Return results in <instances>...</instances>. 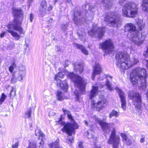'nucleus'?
Masks as SVG:
<instances>
[{
	"label": "nucleus",
	"instance_id": "obj_1",
	"mask_svg": "<svg viewBox=\"0 0 148 148\" xmlns=\"http://www.w3.org/2000/svg\"><path fill=\"white\" fill-rule=\"evenodd\" d=\"M147 77L146 71L145 69L137 68L131 72L130 80L133 85L140 84L144 88L146 86V78Z\"/></svg>",
	"mask_w": 148,
	"mask_h": 148
},
{
	"label": "nucleus",
	"instance_id": "obj_2",
	"mask_svg": "<svg viewBox=\"0 0 148 148\" xmlns=\"http://www.w3.org/2000/svg\"><path fill=\"white\" fill-rule=\"evenodd\" d=\"M116 58L118 60L116 65L122 70L128 69L138 62V60L135 58H134L133 61H131L129 55L126 53L119 52L116 54Z\"/></svg>",
	"mask_w": 148,
	"mask_h": 148
},
{
	"label": "nucleus",
	"instance_id": "obj_3",
	"mask_svg": "<svg viewBox=\"0 0 148 148\" xmlns=\"http://www.w3.org/2000/svg\"><path fill=\"white\" fill-rule=\"evenodd\" d=\"M62 111L65 115H67L68 118L72 120L70 123L66 124L64 127L62 129V131L66 133L69 136H71L72 134L74 133V130L78 128L77 124L74 121L70 111L62 108Z\"/></svg>",
	"mask_w": 148,
	"mask_h": 148
},
{
	"label": "nucleus",
	"instance_id": "obj_4",
	"mask_svg": "<svg viewBox=\"0 0 148 148\" xmlns=\"http://www.w3.org/2000/svg\"><path fill=\"white\" fill-rule=\"evenodd\" d=\"M138 12L137 5L133 2L126 3L122 9L123 14L127 17L134 18L137 15Z\"/></svg>",
	"mask_w": 148,
	"mask_h": 148
},
{
	"label": "nucleus",
	"instance_id": "obj_5",
	"mask_svg": "<svg viewBox=\"0 0 148 148\" xmlns=\"http://www.w3.org/2000/svg\"><path fill=\"white\" fill-rule=\"evenodd\" d=\"M69 77L74 83L75 85L78 88L82 93L85 92L86 82L82 77L73 73H69Z\"/></svg>",
	"mask_w": 148,
	"mask_h": 148
},
{
	"label": "nucleus",
	"instance_id": "obj_6",
	"mask_svg": "<svg viewBox=\"0 0 148 148\" xmlns=\"http://www.w3.org/2000/svg\"><path fill=\"white\" fill-rule=\"evenodd\" d=\"M21 24H9L7 26L8 32L11 34L16 40H18L21 36L17 32L13 30L18 31L20 34H24L25 33V31L23 28L21 26Z\"/></svg>",
	"mask_w": 148,
	"mask_h": 148
},
{
	"label": "nucleus",
	"instance_id": "obj_7",
	"mask_svg": "<svg viewBox=\"0 0 148 148\" xmlns=\"http://www.w3.org/2000/svg\"><path fill=\"white\" fill-rule=\"evenodd\" d=\"M120 15L116 13H113L110 15H108L105 18V21L111 26L117 27L121 24Z\"/></svg>",
	"mask_w": 148,
	"mask_h": 148
},
{
	"label": "nucleus",
	"instance_id": "obj_8",
	"mask_svg": "<svg viewBox=\"0 0 148 148\" xmlns=\"http://www.w3.org/2000/svg\"><path fill=\"white\" fill-rule=\"evenodd\" d=\"M128 97L132 100L133 104L138 110H141L142 103L141 95L138 92L132 91H130L128 94Z\"/></svg>",
	"mask_w": 148,
	"mask_h": 148
},
{
	"label": "nucleus",
	"instance_id": "obj_9",
	"mask_svg": "<svg viewBox=\"0 0 148 148\" xmlns=\"http://www.w3.org/2000/svg\"><path fill=\"white\" fill-rule=\"evenodd\" d=\"M99 47L106 54L112 53L113 51L114 48L113 42L110 39L100 43Z\"/></svg>",
	"mask_w": 148,
	"mask_h": 148
},
{
	"label": "nucleus",
	"instance_id": "obj_10",
	"mask_svg": "<svg viewBox=\"0 0 148 148\" xmlns=\"http://www.w3.org/2000/svg\"><path fill=\"white\" fill-rule=\"evenodd\" d=\"M105 32V28L102 27H99L95 26H93L88 31V34L92 37L101 39L103 36Z\"/></svg>",
	"mask_w": 148,
	"mask_h": 148
},
{
	"label": "nucleus",
	"instance_id": "obj_11",
	"mask_svg": "<svg viewBox=\"0 0 148 148\" xmlns=\"http://www.w3.org/2000/svg\"><path fill=\"white\" fill-rule=\"evenodd\" d=\"M81 14L78 11H75L74 14V17L73 20L74 21L75 23L77 25H80L81 24L83 23V21H84L85 22L87 23L88 21H91L93 18V16L92 17L88 16L86 17V16H83V18H79L80 15Z\"/></svg>",
	"mask_w": 148,
	"mask_h": 148
},
{
	"label": "nucleus",
	"instance_id": "obj_12",
	"mask_svg": "<svg viewBox=\"0 0 148 148\" xmlns=\"http://www.w3.org/2000/svg\"><path fill=\"white\" fill-rule=\"evenodd\" d=\"M13 12L15 18L12 24L21 25L24 18L21 10L14 9H13Z\"/></svg>",
	"mask_w": 148,
	"mask_h": 148
},
{
	"label": "nucleus",
	"instance_id": "obj_13",
	"mask_svg": "<svg viewBox=\"0 0 148 148\" xmlns=\"http://www.w3.org/2000/svg\"><path fill=\"white\" fill-rule=\"evenodd\" d=\"M115 134V130L113 128L108 143L110 144H112L113 145V148H118L120 138L119 136H116Z\"/></svg>",
	"mask_w": 148,
	"mask_h": 148
},
{
	"label": "nucleus",
	"instance_id": "obj_14",
	"mask_svg": "<svg viewBox=\"0 0 148 148\" xmlns=\"http://www.w3.org/2000/svg\"><path fill=\"white\" fill-rule=\"evenodd\" d=\"M64 76V75L62 73H59L55 76V79L56 80L57 84V86L65 91H67L68 88V85L66 83V80H64L62 82L60 79L58 78V77L63 78Z\"/></svg>",
	"mask_w": 148,
	"mask_h": 148
},
{
	"label": "nucleus",
	"instance_id": "obj_15",
	"mask_svg": "<svg viewBox=\"0 0 148 148\" xmlns=\"http://www.w3.org/2000/svg\"><path fill=\"white\" fill-rule=\"evenodd\" d=\"M95 119L101 126L104 132L107 134L110 132V129L112 126V123H108L106 122L103 121L97 117H95Z\"/></svg>",
	"mask_w": 148,
	"mask_h": 148
},
{
	"label": "nucleus",
	"instance_id": "obj_16",
	"mask_svg": "<svg viewBox=\"0 0 148 148\" xmlns=\"http://www.w3.org/2000/svg\"><path fill=\"white\" fill-rule=\"evenodd\" d=\"M106 102V100L103 96H101L100 97L97 103L93 101L92 103V105L93 107L96 108L97 110L99 111L105 106Z\"/></svg>",
	"mask_w": 148,
	"mask_h": 148
},
{
	"label": "nucleus",
	"instance_id": "obj_17",
	"mask_svg": "<svg viewBox=\"0 0 148 148\" xmlns=\"http://www.w3.org/2000/svg\"><path fill=\"white\" fill-rule=\"evenodd\" d=\"M116 90L118 93L119 96L120 98L121 102V107L123 110H125L126 109L127 103L124 93L121 89L118 88H116Z\"/></svg>",
	"mask_w": 148,
	"mask_h": 148
},
{
	"label": "nucleus",
	"instance_id": "obj_18",
	"mask_svg": "<svg viewBox=\"0 0 148 148\" xmlns=\"http://www.w3.org/2000/svg\"><path fill=\"white\" fill-rule=\"evenodd\" d=\"M139 33L138 32L132 34V36L130 38L131 41L135 44L139 45L142 44L143 41L139 36Z\"/></svg>",
	"mask_w": 148,
	"mask_h": 148
},
{
	"label": "nucleus",
	"instance_id": "obj_19",
	"mask_svg": "<svg viewBox=\"0 0 148 148\" xmlns=\"http://www.w3.org/2000/svg\"><path fill=\"white\" fill-rule=\"evenodd\" d=\"M101 69L100 65L97 62H95L93 67V72L92 73V79L94 80L95 75L101 73Z\"/></svg>",
	"mask_w": 148,
	"mask_h": 148
},
{
	"label": "nucleus",
	"instance_id": "obj_20",
	"mask_svg": "<svg viewBox=\"0 0 148 148\" xmlns=\"http://www.w3.org/2000/svg\"><path fill=\"white\" fill-rule=\"evenodd\" d=\"M136 30V27L134 24L132 23H127L125 26V31H127L132 33V35L138 32Z\"/></svg>",
	"mask_w": 148,
	"mask_h": 148
},
{
	"label": "nucleus",
	"instance_id": "obj_21",
	"mask_svg": "<svg viewBox=\"0 0 148 148\" xmlns=\"http://www.w3.org/2000/svg\"><path fill=\"white\" fill-rule=\"evenodd\" d=\"M103 87V86H101V85L100 86H92L89 95L90 98L92 99V98L96 96L98 94L97 92L98 91L99 88H101Z\"/></svg>",
	"mask_w": 148,
	"mask_h": 148
},
{
	"label": "nucleus",
	"instance_id": "obj_22",
	"mask_svg": "<svg viewBox=\"0 0 148 148\" xmlns=\"http://www.w3.org/2000/svg\"><path fill=\"white\" fill-rule=\"evenodd\" d=\"M73 46L77 49L80 50L82 52L86 55L88 54V52L83 46L76 43L73 44Z\"/></svg>",
	"mask_w": 148,
	"mask_h": 148
},
{
	"label": "nucleus",
	"instance_id": "obj_23",
	"mask_svg": "<svg viewBox=\"0 0 148 148\" xmlns=\"http://www.w3.org/2000/svg\"><path fill=\"white\" fill-rule=\"evenodd\" d=\"M25 69L24 68V70L21 71L20 69L19 71L16 74V77L17 79L19 81H21L23 80V78L25 75Z\"/></svg>",
	"mask_w": 148,
	"mask_h": 148
},
{
	"label": "nucleus",
	"instance_id": "obj_24",
	"mask_svg": "<svg viewBox=\"0 0 148 148\" xmlns=\"http://www.w3.org/2000/svg\"><path fill=\"white\" fill-rule=\"evenodd\" d=\"M74 69L75 71H79L80 73H81L83 70V65L82 63H78L75 66Z\"/></svg>",
	"mask_w": 148,
	"mask_h": 148
},
{
	"label": "nucleus",
	"instance_id": "obj_25",
	"mask_svg": "<svg viewBox=\"0 0 148 148\" xmlns=\"http://www.w3.org/2000/svg\"><path fill=\"white\" fill-rule=\"evenodd\" d=\"M137 23L138 26V29L139 31L141 30L145 26L143 20L141 19H138L137 21Z\"/></svg>",
	"mask_w": 148,
	"mask_h": 148
},
{
	"label": "nucleus",
	"instance_id": "obj_26",
	"mask_svg": "<svg viewBox=\"0 0 148 148\" xmlns=\"http://www.w3.org/2000/svg\"><path fill=\"white\" fill-rule=\"evenodd\" d=\"M56 96L57 99L58 101H61L64 99L63 94L59 90L56 92Z\"/></svg>",
	"mask_w": 148,
	"mask_h": 148
},
{
	"label": "nucleus",
	"instance_id": "obj_27",
	"mask_svg": "<svg viewBox=\"0 0 148 148\" xmlns=\"http://www.w3.org/2000/svg\"><path fill=\"white\" fill-rule=\"evenodd\" d=\"M47 7L46 1L45 0H42L41 3L40 10L41 11L45 12L46 11Z\"/></svg>",
	"mask_w": 148,
	"mask_h": 148
},
{
	"label": "nucleus",
	"instance_id": "obj_28",
	"mask_svg": "<svg viewBox=\"0 0 148 148\" xmlns=\"http://www.w3.org/2000/svg\"><path fill=\"white\" fill-rule=\"evenodd\" d=\"M59 142V140L58 139L55 142L49 144V147L51 148H63L62 147H59L58 144Z\"/></svg>",
	"mask_w": 148,
	"mask_h": 148
},
{
	"label": "nucleus",
	"instance_id": "obj_29",
	"mask_svg": "<svg viewBox=\"0 0 148 148\" xmlns=\"http://www.w3.org/2000/svg\"><path fill=\"white\" fill-rule=\"evenodd\" d=\"M142 8L144 11L148 13V0H144L142 4Z\"/></svg>",
	"mask_w": 148,
	"mask_h": 148
},
{
	"label": "nucleus",
	"instance_id": "obj_30",
	"mask_svg": "<svg viewBox=\"0 0 148 148\" xmlns=\"http://www.w3.org/2000/svg\"><path fill=\"white\" fill-rule=\"evenodd\" d=\"M35 134L36 136H40L42 137H44L45 136V134L41 132L40 130L38 128L36 129L35 131Z\"/></svg>",
	"mask_w": 148,
	"mask_h": 148
},
{
	"label": "nucleus",
	"instance_id": "obj_31",
	"mask_svg": "<svg viewBox=\"0 0 148 148\" xmlns=\"http://www.w3.org/2000/svg\"><path fill=\"white\" fill-rule=\"evenodd\" d=\"M119 115V113L117 111L114 110H113L109 115V117L110 118H111L112 117L114 116L116 117Z\"/></svg>",
	"mask_w": 148,
	"mask_h": 148
},
{
	"label": "nucleus",
	"instance_id": "obj_32",
	"mask_svg": "<svg viewBox=\"0 0 148 148\" xmlns=\"http://www.w3.org/2000/svg\"><path fill=\"white\" fill-rule=\"evenodd\" d=\"M106 84L108 89L110 91L113 90V89L111 87V85L110 83V81L108 79H107Z\"/></svg>",
	"mask_w": 148,
	"mask_h": 148
},
{
	"label": "nucleus",
	"instance_id": "obj_33",
	"mask_svg": "<svg viewBox=\"0 0 148 148\" xmlns=\"http://www.w3.org/2000/svg\"><path fill=\"white\" fill-rule=\"evenodd\" d=\"M104 3H106L105 6L106 8H111L112 5V3L111 2H108L107 0H104Z\"/></svg>",
	"mask_w": 148,
	"mask_h": 148
},
{
	"label": "nucleus",
	"instance_id": "obj_34",
	"mask_svg": "<svg viewBox=\"0 0 148 148\" xmlns=\"http://www.w3.org/2000/svg\"><path fill=\"white\" fill-rule=\"evenodd\" d=\"M74 94L76 96V101H78L79 99L80 93L77 90H75L74 92Z\"/></svg>",
	"mask_w": 148,
	"mask_h": 148
},
{
	"label": "nucleus",
	"instance_id": "obj_35",
	"mask_svg": "<svg viewBox=\"0 0 148 148\" xmlns=\"http://www.w3.org/2000/svg\"><path fill=\"white\" fill-rule=\"evenodd\" d=\"M79 37L80 38H82L85 36V33L84 32H82L80 30H79L77 32Z\"/></svg>",
	"mask_w": 148,
	"mask_h": 148
},
{
	"label": "nucleus",
	"instance_id": "obj_36",
	"mask_svg": "<svg viewBox=\"0 0 148 148\" xmlns=\"http://www.w3.org/2000/svg\"><path fill=\"white\" fill-rule=\"evenodd\" d=\"M6 97V96L5 95L4 93L2 94L1 97L0 99V105L2 104L3 102Z\"/></svg>",
	"mask_w": 148,
	"mask_h": 148
},
{
	"label": "nucleus",
	"instance_id": "obj_37",
	"mask_svg": "<svg viewBox=\"0 0 148 148\" xmlns=\"http://www.w3.org/2000/svg\"><path fill=\"white\" fill-rule=\"evenodd\" d=\"M10 96L11 97H13L16 95V90L15 89L13 88H12L10 93Z\"/></svg>",
	"mask_w": 148,
	"mask_h": 148
},
{
	"label": "nucleus",
	"instance_id": "obj_38",
	"mask_svg": "<svg viewBox=\"0 0 148 148\" xmlns=\"http://www.w3.org/2000/svg\"><path fill=\"white\" fill-rule=\"evenodd\" d=\"M32 112L31 109L28 110L25 113V115L28 118H30L31 117V115Z\"/></svg>",
	"mask_w": 148,
	"mask_h": 148
},
{
	"label": "nucleus",
	"instance_id": "obj_39",
	"mask_svg": "<svg viewBox=\"0 0 148 148\" xmlns=\"http://www.w3.org/2000/svg\"><path fill=\"white\" fill-rule=\"evenodd\" d=\"M36 147V144L34 142H33L29 143V148H35Z\"/></svg>",
	"mask_w": 148,
	"mask_h": 148
},
{
	"label": "nucleus",
	"instance_id": "obj_40",
	"mask_svg": "<svg viewBox=\"0 0 148 148\" xmlns=\"http://www.w3.org/2000/svg\"><path fill=\"white\" fill-rule=\"evenodd\" d=\"M73 139L72 138H71L68 137L66 139V142L69 144H71L73 142Z\"/></svg>",
	"mask_w": 148,
	"mask_h": 148
},
{
	"label": "nucleus",
	"instance_id": "obj_41",
	"mask_svg": "<svg viewBox=\"0 0 148 148\" xmlns=\"http://www.w3.org/2000/svg\"><path fill=\"white\" fill-rule=\"evenodd\" d=\"M90 132L92 133H90V134L88 132H87V133H88V138H93V137H94V135L92 133L93 132L91 131H90Z\"/></svg>",
	"mask_w": 148,
	"mask_h": 148
},
{
	"label": "nucleus",
	"instance_id": "obj_42",
	"mask_svg": "<svg viewBox=\"0 0 148 148\" xmlns=\"http://www.w3.org/2000/svg\"><path fill=\"white\" fill-rule=\"evenodd\" d=\"M15 65V64L13 63L12 65H11L9 67V71L11 73L13 72V70H14V66Z\"/></svg>",
	"mask_w": 148,
	"mask_h": 148
},
{
	"label": "nucleus",
	"instance_id": "obj_43",
	"mask_svg": "<svg viewBox=\"0 0 148 148\" xmlns=\"http://www.w3.org/2000/svg\"><path fill=\"white\" fill-rule=\"evenodd\" d=\"M121 136L123 139L125 140V141H126L127 140V138L126 135L123 133H122L121 134Z\"/></svg>",
	"mask_w": 148,
	"mask_h": 148
},
{
	"label": "nucleus",
	"instance_id": "obj_44",
	"mask_svg": "<svg viewBox=\"0 0 148 148\" xmlns=\"http://www.w3.org/2000/svg\"><path fill=\"white\" fill-rule=\"evenodd\" d=\"M18 141L15 144L12 145V148H18Z\"/></svg>",
	"mask_w": 148,
	"mask_h": 148
},
{
	"label": "nucleus",
	"instance_id": "obj_45",
	"mask_svg": "<svg viewBox=\"0 0 148 148\" xmlns=\"http://www.w3.org/2000/svg\"><path fill=\"white\" fill-rule=\"evenodd\" d=\"M13 77L12 79L11 80V83L12 84H14L16 82V79H15L14 78V77H15L14 74H13Z\"/></svg>",
	"mask_w": 148,
	"mask_h": 148
},
{
	"label": "nucleus",
	"instance_id": "obj_46",
	"mask_svg": "<svg viewBox=\"0 0 148 148\" xmlns=\"http://www.w3.org/2000/svg\"><path fill=\"white\" fill-rule=\"evenodd\" d=\"M34 18V15L32 14H30L29 16V20L31 22L32 21V20Z\"/></svg>",
	"mask_w": 148,
	"mask_h": 148
},
{
	"label": "nucleus",
	"instance_id": "obj_47",
	"mask_svg": "<svg viewBox=\"0 0 148 148\" xmlns=\"http://www.w3.org/2000/svg\"><path fill=\"white\" fill-rule=\"evenodd\" d=\"M79 148H83L84 147L83 145V143L82 142H79L78 143Z\"/></svg>",
	"mask_w": 148,
	"mask_h": 148
},
{
	"label": "nucleus",
	"instance_id": "obj_48",
	"mask_svg": "<svg viewBox=\"0 0 148 148\" xmlns=\"http://www.w3.org/2000/svg\"><path fill=\"white\" fill-rule=\"evenodd\" d=\"M6 33V32H3L0 35V37L1 38L3 37L5 35Z\"/></svg>",
	"mask_w": 148,
	"mask_h": 148
},
{
	"label": "nucleus",
	"instance_id": "obj_49",
	"mask_svg": "<svg viewBox=\"0 0 148 148\" xmlns=\"http://www.w3.org/2000/svg\"><path fill=\"white\" fill-rule=\"evenodd\" d=\"M53 7L51 5H49V6L48 7L47 10L48 11H49L52 10Z\"/></svg>",
	"mask_w": 148,
	"mask_h": 148
},
{
	"label": "nucleus",
	"instance_id": "obj_50",
	"mask_svg": "<svg viewBox=\"0 0 148 148\" xmlns=\"http://www.w3.org/2000/svg\"><path fill=\"white\" fill-rule=\"evenodd\" d=\"M127 145H130L131 144V142L130 140L127 139V140L126 141Z\"/></svg>",
	"mask_w": 148,
	"mask_h": 148
},
{
	"label": "nucleus",
	"instance_id": "obj_51",
	"mask_svg": "<svg viewBox=\"0 0 148 148\" xmlns=\"http://www.w3.org/2000/svg\"><path fill=\"white\" fill-rule=\"evenodd\" d=\"M44 143L43 141L42 140V141L39 143L40 145L39 146V147H40V146H42L43 145Z\"/></svg>",
	"mask_w": 148,
	"mask_h": 148
},
{
	"label": "nucleus",
	"instance_id": "obj_52",
	"mask_svg": "<svg viewBox=\"0 0 148 148\" xmlns=\"http://www.w3.org/2000/svg\"><path fill=\"white\" fill-rule=\"evenodd\" d=\"M147 54H148V47L147 48V50H146V52L145 53H144V56H145V57H147Z\"/></svg>",
	"mask_w": 148,
	"mask_h": 148
},
{
	"label": "nucleus",
	"instance_id": "obj_53",
	"mask_svg": "<svg viewBox=\"0 0 148 148\" xmlns=\"http://www.w3.org/2000/svg\"><path fill=\"white\" fill-rule=\"evenodd\" d=\"M145 141V138L143 137L140 140V142L141 143H143Z\"/></svg>",
	"mask_w": 148,
	"mask_h": 148
},
{
	"label": "nucleus",
	"instance_id": "obj_54",
	"mask_svg": "<svg viewBox=\"0 0 148 148\" xmlns=\"http://www.w3.org/2000/svg\"><path fill=\"white\" fill-rule=\"evenodd\" d=\"M66 27H67L66 25H64L62 28L63 30H65L66 29Z\"/></svg>",
	"mask_w": 148,
	"mask_h": 148
},
{
	"label": "nucleus",
	"instance_id": "obj_55",
	"mask_svg": "<svg viewBox=\"0 0 148 148\" xmlns=\"http://www.w3.org/2000/svg\"><path fill=\"white\" fill-rule=\"evenodd\" d=\"M146 66L148 69V60H146Z\"/></svg>",
	"mask_w": 148,
	"mask_h": 148
},
{
	"label": "nucleus",
	"instance_id": "obj_56",
	"mask_svg": "<svg viewBox=\"0 0 148 148\" xmlns=\"http://www.w3.org/2000/svg\"><path fill=\"white\" fill-rule=\"evenodd\" d=\"M84 122L85 125H86L87 126L88 125V123L87 121H84Z\"/></svg>",
	"mask_w": 148,
	"mask_h": 148
},
{
	"label": "nucleus",
	"instance_id": "obj_57",
	"mask_svg": "<svg viewBox=\"0 0 148 148\" xmlns=\"http://www.w3.org/2000/svg\"><path fill=\"white\" fill-rule=\"evenodd\" d=\"M34 0H28V3H29V4H30V3H31Z\"/></svg>",
	"mask_w": 148,
	"mask_h": 148
},
{
	"label": "nucleus",
	"instance_id": "obj_58",
	"mask_svg": "<svg viewBox=\"0 0 148 148\" xmlns=\"http://www.w3.org/2000/svg\"><path fill=\"white\" fill-rule=\"evenodd\" d=\"M66 1L68 3L71 2V0H66Z\"/></svg>",
	"mask_w": 148,
	"mask_h": 148
},
{
	"label": "nucleus",
	"instance_id": "obj_59",
	"mask_svg": "<svg viewBox=\"0 0 148 148\" xmlns=\"http://www.w3.org/2000/svg\"><path fill=\"white\" fill-rule=\"evenodd\" d=\"M58 0H54V4H55L57 1Z\"/></svg>",
	"mask_w": 148,
	"mask_h": 148
},
{
	"label": "nucleus",
	"instance_id": "obj_60",
	"mask_svg": "<svg viewBox=\"0 0 148 148\" xmlns=\"http://www.w3.org/2000/svg\"><path fill=\"white\" fill-rule=\"evenodd\" d=\"M94 148H100V147H95Z\"/></svg>",
	"mask_w": 148,
	"mask_h": 148
},
{
	"label": "nucleus",
	"instance_id": "obj_61",
	"mask_svg": "<svg viewBox=\"0 0 148 148\" xmlns=\"http://www.w3.org/2000/svg\"><path fill=\"white\" fill-rule=\"evenodd\" d=\"M108 77H109L111 79H112V77H110V76H109L108 75V76H107L106 77L107 78Z\"/></svg>",
	"mask_w": 148,
	"mask_h": 148
},
{
	"label": "nucleus",
	"instance_id": "obj_62",
	"mask_svg": "<svg viewBox=\"0 0 148 148\" xmlns=\"http://www.w3.org/2000/svg\"><path fill=\"white\" fill-rule=\"evenodd\" d=\"M147 97L148 98V92H147Z\"/></svg>",
	"mask_w": 148,
	"mask_h": 148
},
{
	"label": "nucleus",
	"instance_id": "obj_63",
	"mask_svg": "<svg viewBox=\"0 0 148 148\" xmlns=\"http://www.w3.org/2000/svg\"><path fill=\"white\" fill-rule=\"evenodd\" d=\"M60 120H59V121H58V122H59V121H60Z\"/></svg>",
	"mask_w": 148,
	"mask_h": 148
}]
</instances>
